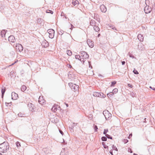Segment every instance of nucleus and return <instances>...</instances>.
Segmentation results:
<instances>
[{
  "label": "nucleus",
  "instance_id": "nucleus-9",
  "mask_svg": "<svg viewBox=\"0 0 155 155\" xmlns=\"http://www.w3.org/2000/svg\"><path fill=\"white\" fill-rule=\"evenodd\" d=\"M60 155H68V150L65 148L63 149L62 150Z\"/></svg>",
  "mask_w": 155,
  "mask_h": 155
},
{
  "label": "nucleus",
  "instance_id": "nucleus-29",
  "mask_svg": "<svg viewBox=\"0 0 155 155\" xmlns=\"http://www.w3.org/2000/svg\"><path fill=\"white\" fill-rule=\"evenodd\" d=\"M117 91L118 89L117 88H115L113 90L112 93L114 94L117 93Z\"/></svg>",
  "mask_w": 155,
  "mask_h": 155
},
{
  "label": "nucleus",
  "instance_id": "nucleus-17",
  "mask_svg": "<svg viewBox=\"0 0 155 155\" xmlns=\"http://www.w3.org/2000/svg\"><path fill=\"white\" fill-rule=\"evenodd\" d=\"M6 91L5 88V87L3 86L2 87V97L3 98L4 94V93L5 92V91Z\"/></svg>",
  "mask_w": 155,
  "mask_h": 155
},
{
  "label": "nucleus",
  "instance_id": "nucleus-58",
  "mask_svg": "<svg viewBox=\"0 0 155 155\" xmlns=\"http://www.w3.org/2000/svg\"><path fill=\"white\" fill-rule=\"evenodd\" d=\"M133 155H137L135 153H134L133 154Z\"/></svg>",
  "mask_w": 155,
  "mask_h": 155
},
{
  "label": "nucleus",
  "instance_id": "nucleus-28",
  "mask_svg": "<svg viewBox=\"0 0 155 155\" xmlns=\"http://www.w3.org/2000/svg\"><path fill=\"white\" fill-rule=\"evenodd\" d=\"M81 56L79 55H75V58L76 59H78L80 61V59L81 58Z\"/></svg>",
  "mask_w": 155,
  "mask_h": 155
},
{
  "label": "nucleus",
  "instance_id": "nucleus-48",
  "mask_svg": "<svg viewBox=\"0 0 155 155\" xmlns=\"http://www.w3.org/2000/svg\"><path fill=\"white\" fill-rule=\"evenodd\" d=\"M128 86L129 87H132V85L130 84H128Z\"/></svg>",
  "mask_w": 155,
  "mask_h": 155
},
{
  "label": "nucleus",
  "instance_id": "nucleus-43",
  "mask_svg": "<svg viewBox=\"0 0 155 155\" xmlns=\"http://www.w3.org/2000/svg\"><path fill=\"white\" fill-rule=\"evenodd\" d=\"M127 151L128 152L130 153H132L133 152L131 149L130 148H128Z\"/></svg>",
  "mask_w": 155,
  "mask_h": 155
},
{
  "label": "nucleus",
  "instance_id": "nucleus-7",
  "mask_svg": "<svg viewBox=\"0 0 155 155\" xmlns=\"http://www.w3.org/2000/svg\"><path fill=\"white\" fill-rule=\"evenodd\" d=\"M15 47L16 49L18 50L19 52H21L23 50V47L20 44H16Z\"/></svg>",
  "mask_w": 155,
  "mask_h": 155
},
{
  "label": "nucleus",
  "instance_id": "nucleus-6",
  "mask_svg": "<svg viewBox=\"0 0 155 155\" xmlns=\"http://www.w3.org/2000/svg\"><path fill=\"white\" fill-rule=\"evenodd\" d=\"M144 10L146 14H147L150 13L151 12L152 9L149 6H147L144 7Z\"/></svg>",
  "mask_w": 155,
  "mask_h": 155
},
{
  "label": "nucleus",
  "instance_id": "nucleus-18",
  "mask_svg": "<svg viewBox=\"0 0 155 155\" xmlns=\"http://www.w3.org/2000/svg\"><path fill=\"white\" fill-rule=\"evenodd\" d=\"M96 23L95 22V21L92 19H91L90 21V24L91 25H92V26H94L96 25Z\"/></svg>",
  "mask_w": 155,
  "mask_h": 155
},
{
  "label": "nucleus",
  "instance_id": "nucleus-3",
  "mask_svg": "<svg viewBox=\"0 0 155 155\" xmlns=\"http://www.w3.org/2000/svg\"><path fill=\"white\" fill-rule=\"evenodd\" d=\"M68 85L71 89L74 91L75 92L78 90L79 87L78 85H77L76 84H73L72 83H69Z\"/></svg>",
  "mask_w": 155,
  "mask_h": 155
},
{
  "label": "nucleus",
  "instance_id": "nucleus-59",
  "mask_svg": "<svg viewBox=\"0 0 155 155\" xmlns=\"http://www.w3.org/2000/svg\"><path fill=\"white\" fill-rule=\"evenodd\" d=\"M0 155H2V153H0Z\"/></svg>",
  "mask_w": 155,
  "mask_h": 155
},
{
  "label": "nucleus",
  "instance_id": "nucleus-8",
  "mask_svg": "<svg viewBox=\"0 0 155 155\" xmlns=\"http://www.w3.org/2000/svg\"><path fill=\"white\" fill-rule=\"evenodd\" d=\"M12 99L15 100L18 97V95L17 94L14 92H13L12 93Z\"/></svg>",
  "mask_w": 155,
  "mask_h": 155
},
{
  "label": "nucleus",
  "instance_id": "nucleus-22",
  "mask_svg": "<svg viewBox=\"0 0 155 155\" xmlns=\"http://www.w3.org/2000/svg\"><path fill=\"white\" fill-rule=\"evenodd\" d=\"M79 4L78 1L77 0L73 1L72 2V4L74 6L77 5Z\"/></svg>",
  "mask_w": 155,
  "mask_h": 155
},
{
  "label": "nucleus",
  "instance_id": "nucleus-13",
  "mask_svg": "<svg viewBox=\"0 0 155 155\" xmlns=\"http://www.w3.org/2000/svg\"><path fill=\"white\" fill-rule=\"evenodd\" d=\"M45 100L43 99V97L40 96L38 99L39 103L41 104H43L45 102Z\"/></svg>",
  "mask_w": 155,
  "mask_h": 155
},
{
  "label": "nucleus",
  "instance_id": "nucleus-12",
  "mask_svg": "<svg viewBox=\"0 0 155 155\" xmlns=\"http://www.w3.org/2000/svg\"><path fill=\"white\" fill-rule=\"evenodd\" d=\"M8 40L9 41L12 43L14 42L15 41V38L13 35H11L9 36Z\"/></svg>",
  "mask_w": 155,
  "mask_h": 155
},
{
  "label": "nucleus",
  "instance_id": "nucleus-38",
  "mask_svg": "<svg viewBox=\"0 0 155 155\" xmlns=\"http://www.w3.org/2000/svg\"><path fill=\"white\" fill-rule=\"evenodd\" d=\"M133 72L135 74H138V72L135 69L134 70V71H133Z\"/></svg>",
  "mask_w": 155,
  "mask_h": 155
},
{
  "label": "nucleus",
  "instance_id": "nucleus-23",
  "mask_svg": "<svg viewBox=\"0 0 155 155\" xmlns=\"http://www.w3.org/2000/svg\"><path fill=\"white\" fill-rule=\"evenodd\" d=\"M21 91H24L26 89L27 87L23 85L21 87Z\"/></svg>",
  "mask_w": 155,
  "mask_h": 155
},
{
  "label": "nucleus",
  "instance_id": "nucleus-30",
  "mask_svg": "<svg viewBox=\"0 0 155 155\" xmlns=\"http://www.w3.org/2000/svg\"><path fill=\"white\" fill-rule=\"evenodd\" d=\"M46 13H51V14H53V12L51 10H47L46 11Z\"/></svg>",
  "mask_w": 155,
  "mask_h": 155
},
{
  "label": "nucleus",
  "instance_id": "nucleus-40",
  "mask_svg": "<svg viewBox=\"0 0 155 155\" xmlns=\"http://www.w3.org/2000/svg\"><path fill=\"white\" fill-rule=\"evenodd\" d=\"M116 82L115 81L112 82L111 83V86H113L114 85H115L116 84Z\"/></svg>",
  "mask_w": 155,
  "mask_h": 155
},
{
  "label": "nucleus",
  "instance_id": "nucleus-37",
  "mask_svg": "<svg viewBox=\"0 0 155 155\" xmlns=\"http://www.w3.org/2000/svg\"><path fill=\"white\" fill-rule=\"evenodd\" d=\"M108 129H104V132H103V134H105V135H106V134H106V133H107V132H108Z\"/></svg>",
  "mask_w": 155,
  "mask_h": 155
},
{
  "label": "nucleus",
  "instance_id": "nucleus-46",
  "mask_svg": "<svg viewBox=\"0 0 155 155\" xmlns=\"http://www.w3.org/2000/svg\"><path fill=\"white\" fill-rule=\"evenodd\" d=\"M130 95L133 97H134L135 96L133 92L131 93V94H130Z\"/></svg>",
  "mask_w": 155,
  "mask_h": 155
},
{
  "label": "nucleus",
  "instance_id": "nucleus-26",
  "mask_svg": "<svg viewBox=\"0 0 155 155\" xmlns=\"http://www.w3.org/2000/svg\"><path fill=\"white\" fill-rule=\"evenodd\" d=\"M114 94V93H113L112 92H110V93L107 94V95L109 97H111Z\"/></svg>",
  "mask_w": 155,
  "mask_h": 155
},
{
  "label": "nucleus",
  "instance_id": "nucleus-25",
  "mask_svg": "<svg viewBox=\"0 0 155 155\" xmlns=\"http://www.w3.org/2000/svg\"><path fill=\"white\" fill-rule=\"evenodd\" d=\"M67 53L68 55L69 56H71L72 54L71 51L70 50H67Z\"/></svg>",
  "mask_w": 155,
  "mask_h": 155
},
{
  "label": "nucleus",
  "instance_id": "nucleus-57",
  "mask_svg": "<svg viewBox=\"0 0 155 155\" xmlns=\"http://www.w3.org/2000/svg\"><path fill=\"white\" fill-rule=\"evenodd\" d=\"M66 106L67 107H68V104H66Z\"/></svg>",
  "mask_w": 155,
  "mask_h": 155
},
{
  "label": "nucleus",
  "instance_id": "nucleus-50",
  "mask_svg": "<svg viewBox=\"0 0 155 155\" xmlns=\"http://www.w3.org/2000/svg\"><path fill=\"white\" fill-rule=\"evenodd\" d=\"M121 63H122V64L123 65L125 64V61H122Z\"/></svg>",
  "mask_w": 155,
  "mask_h": 155
},
{
  "label": "nucleus",
  "instance_id": "nucleus-2",
  "mask_svg": "<svg viewBox=\"0 0 155 155\" xmlns=\"http://www.w3.org/2000/svg\"><path fill=\"white\" fill-rule=\"evenodd\" d=\"M81 56L82 58L80 59V61L81 62H83V63L84 62V59H86L88 58L89 55L87 54L85 51H82L81 52Z\"/></svg>",
  "mask_w": 155,
  "mask_h": 155
},
{
  "label": "nucleus",
  "instance_id": "nucleus-54",
  "mask_svg": "<svg viewBox=\"0 0 155 155\" xmlns=\"http://www.w3.org/2000/svg\"><path fill=\"white\" fill-rule=\"evenodd\" d=\"M16 62H14V63H12V64H11V65H14L15 63Z\"/></svg>",
  "mask_w": 155,
  "mask_h": 155
},
{
  "label": "nucleus",
  "instance_id": "nucleus-20",
  "mask_svg": "<svg viewBox=\"0 0 155 155\" xmlns=\"http://www.w3.org/2000/svg\"><path fill=\"white\" fill-rule=\"evenodd\" d=\"M1 36L2 37H3L4 36H5V35L6 33V31L5 30H3L1 32Z\"/></svg>",
  "mask_w": 155,
  "mask_h": 155
},
{
  "label": "nucleus",
  "instance_id": "nucleus-4",
  "mask_svg": "<svg viewBox=\"0 0 155 155\" xmlns=\"http://www.w3.org/2000/svg\"><path fill=\"white\" fill-rule=\"evenodd\" d=\"M103 113L106 120H108L111 118V114L108 111H104Z\"/></svg>",
  "mask_w": 155,
  "mask_h": 155
},
{
  "label": "nucleus",
  "instance_id": "nucleus-1",
  "mask_svg": "<svg viewBox=\"0 0 155 155\" xmlns=\"http://www.w3.org/2000/svg\"><path fill=\"white\" fill-rule=\"evenodd\" d=\"M9 148V144L7 142H4L0 144V152L2 153L6 152L8 150Z\"/></svg>",
  "mask_w": 155,
  "mask_h": 155
},
{
  "label": "nucleus",
  "instance_id": "nucleus-31",
  "mask_svg": "<svg viewBox=\"0 0 155 155\" xmlns=\"http://www.w3.org/2000/svg\"><path fill=\"white\" fill-rule=\"evenodd\" d=\"M101 140L103 141H106L107 140L106 137H101Z\"/></svg>",
  "mask_w": 155,
  "mask_h": 155
},
{
  "label": "nucleus",
  "instance_id": "nucleus-44",
  "mask_svg": "<svg viewBox=\"0 0 155 155\" xmlns=\"http://www.w3.org/2000/svg\"><path fill=\"white\" fill-rule=\"evenodd\" d=\"M128 142V140L127 139H124V142L125 143H127Z\"/></svg>",
  "mask_w": 155,
  "mask_h": 155
},
{
  "label": "nucleus",
  "instance_id": "nucleus-49",
  "mask_svg": "<svg viewBox=\"0 0 155 155\" xmlns=\"http://www.w3.org/2000/svg\"><path fill=\"white\" fill-rule=\"evenodd\" d=\"M109 152L112 155H113V154L112 150H110Z\"/></svg>",
  "mask_w": 155,
  "mask_h": 155
},
{
  "label": "nucleus",
  "instance_id": "nucleus-41",
  "mask_svg": "<svg viewBox=\"0 0 155 155\" xmlns=\"http://www.w3.org/2000/svg\"><path fill=\"white\" fill-rule=\"evenodd\" d=\"M94 129L95 130V132L97 131V129H98V128L97 126L96 125H95L94 126Z\"/></svg>",
  "mask_w": 155,
  "mask_h": 155
},
{
  "label": "nucleus",
  "instance_id": "nucleus-33",
  "mask_svg": "<svg viewBox=\"0 0 155 155\" xmlns=\"http://www.w3.org/2000/svg\"><path fill=\"white\" fill-rule=\"evenodd\" d=\"M51 110L54 112L57 110V107L54 106L53 107L51 108Z\"/></svg>",
  "mask_w": 155,
  "mask_h": 155
},
{
  "label": "nucleus",
  "instance_id": "nucleus-11",
  "mask_svg": "<svg viewBox=\"0 0 155 155\" xmlns=\"http://www.w3.org/2000/svg\"><path fill=\"white\" fill-rule=\"evenodd\" d=\"M101 11L105 13L107 11V8L104 5H102L100 6Z\"/></svg>",
  "mask_w": 155,
  "mask_h": 155
},
{
  "label": "nucleus",
  "instance_id": "nucleus-36",
  "mask_svg": "<svg viewBox=\"0 0 155 155\" xmlns=\"http://www.w3.org/2000/svg\"><path fill=\"white\" fill-rule=\"evenodd\" d=\"M16 145L17 147H19L20 146V143L18 142H17L16 143Z\"/></svg>",
  "mask_w": 155,
  "mask_h": 155
},
{
  "label": "nucleus",
  "instance_id": "nucleus-27",
  "mask_svg": "<svg viewBox=\"0 0 155 155\" xmlns=\"http://www.w3.org/2000/svg\"><path fill=\"white\" fill-rule=\"evenodd\" d=\"M18 116L19 117H24L25 114L21 113H19L18 114Z\"/></svg>",
  "mask_w": 155,
  "mask_h": 155
},
{
  "label": "nucleus",
  "instance_id": "nucleus-55",
  "mask_svg": "<svg viewBox=\"0 0 155 155\" xmlns=\"http://www.w3.org/2000/svg\"><path fill=\"white\" fill-rule=\"evenodd\" d=\"M7 104H8L9 105V104H11V103H7Z\"/></svg>",
  "mask_w": 155,
  "mask_h": 155
},
{
  "label": "nucleus",
  "instance_id": "nucleus-47",
  "mask_svg": "<svg viewBox=\"0 0 155 155\" xmlns=\"http://www.w3.org/2000/svg\"><path fill=\"white\" fill-rule=\"evenodd\" d=\"M73 126H72V127H73V126H76L77 125V123H73Z\"/></svg>",
  "mask_w": 155,
  "mask_h": 155
},
{
  "label": "nucleus",
  "instance_id": "nucleus-52",
  "mask_svg": "<svg viewBox=\"0 0 155 155\" xmlns=\"http://www.w3.org/2000/svg\"><path fill=\"white\" fill-rule=\"evenodd\" d=\"M112 29L114 30H116V28H115L114 27V28H112Z\"/></svg>",
  "mask_w": 155,
  "mask_h": 155
},
{
  "label": "nucleus",
  "instance_id": "nucleus-21",
  "mask_svg": "<svg viewBox=\"0 0 155 155\" xmlns=\"http://www.w3.org/2000/svg\"><path fill=\"white\" fill-rule=\"evenodd\" d=\"M105 97L106 95H104L103 93L100 92L99 93V96H98V97L101 98H104Z\"/></svg>",
  "mask_w": 155,
  "mask_h": 155
},
{
  "label": "nucleus",
  "instance_id": "nucleus-32",
  "mask_svg": "<svg viewBox=\"0 0 155 155\" xmlns=\"http://www.w3.org/2000/svg\"><path fill=\"white\" fill-rule=\"evenodd\" d=\"M102 144L104 146V148L106 149V148H108V147L105 144V143L103 142L102 143Z\"/></svg>",
  "mask_w": 155,
  "mask_h": 155
},
{
  "label": "nucleus",
  "instance_id": "nucleus-60",
  "mask_svg": "<svg viewBox=\"0 0 155 155\" xmlns=\"http://www.w3.org/2000/svg\"><path fill=\"white\" fill-rule=\"evenodd\" d=\"M71 25L72 26H73V25H72L71 24Z\"/></svg>",
  "mask_w": 155,
  "mask_h": 155
},
{
  "label": "nucleus",
  "instance_id": "nucleus-56",
  "mask_svg": "<svg viewBox=\"0 0 155 155\" xmlns=\"http://www.w3.org/2000/svg\"><path fill=\"white\" fill-rule=\"evenodd\" d=\"M132 136V134H130L129 135V136Z\"/></svg>",
  "mask_w": 155,
  "mask_h": 155
},
{
  "label": "nucleus",
  "instance_id": "nucleus-39",
  "mask_svg": "<svg viewBox=\"0 0 155 155\" xmlns=\"http://www.w3.org/2000/svg\"><path fill=\"white\" fill-rule=\"evenodd\" d=\"M58 33H59V35H62L63 33H64V31H63L62 30H60V31H58Z\"/></svg>",
  "mask_w": 155,
  "mask_h": 155
},
{
  "label": "nucleus",
  "instance_id": "nucleus-42",
  "mask_svg": "<svg viewBox=\"0 0 155 155\" xmlns=\"http://www.w3.org/2000/svg\"><path fill=\"white\" fill-rule=\"evenodd\" d=\"M129 56L130 57L132 58H135V57L131 54H129Z\"/></svg>",
  "mask_w": 155,
  "mask_h": 155
},
{
  "label": "nucleus",
  "instance_id": "nucleus-5",
  "mask_svg": "<svg viewBox=\"0 0 155 155\" xmlns=\"http://www.w3.org/2000/svg\"><path fill=\"white\" fill-rule=\"evenodd\" d=\"M48 33L49 34V37L53 38L54 36V31L52 29H50L48 30Z\"/></svg>",
  "mask_w": 155,
  "mask_h": 155
},
{
  "label": "nucleus",
  "instance_id": "nucleus-51",
  "mask_svg": "<svg viewBox=\"0 0 155 155\" xmlns=\"http://www.w3.org/2000/svg\"><path fill=\"white\" fill-rule=\"evenodd\" d=\"M150 88H151V89H153V90H154V91H155V88H152V87H151V86H150Z\"/></svg>",
  "mask_w": 155,
  "mask_h": 155
},
{
  "label": "nucleus",
  "instance_id": "nucleus-45",
  "mask_svg": "<svg viewBox=\"0 0 155 155\" xmlns=\"http://www.w3.org/2000/svg\"><path fill=\"white\" fill-rule=\"evenodd\" d=\"M59 131L60 133L62 135H63L64 133L63 131L61 130H59Z\"/></svg>",
  "mask_w": 155,
  "mask_h": 155
},
{
  "label": "nucleus",
  "instance_id": "nucleus-16",
  "mask_svg": "<svg viewBox=\"0 0 155 155\" xmlns=\"http://www.w3.org/2000/svg\"><path fill=\"white\" fill-rule=\"evenodd\" d=\"M42 45L45 48H46L48 46L49 43L48 41L45 40L43 42Z\"/></svg>",
  "mask_w": 155,
  "mask_h": 155
},
{
  "label": "nucleus",
  "instance_id": "nucleus-15",
  "mask_svg": "<svg viewBox=\"0 0 155 155\" xmlns=\"http://www.w3.org/2000/svg\"><path fill=\"white\" fill-rule=\"evenodd\" d=\"M138 39L140 41H142L143 39V35L141 34H139L137 36Z\"/></svg>",
  "mask_w": 155,
  "mask_h": 155
},
{
  "label": "nucleus",
  "instance_id": "nucleus-35",
  "mask_svg": "<svg viewBox=\"0 0 155 155\" xmlns=\"http://www.w3.org/2000/svg\"><path fill=\"white\" fill-rule=\"evenodd\" d=\"M105 136L108 139H112V137L108 134H106V135H105Z\"/></svg>",
  "mask_w": 155,
  "mask_h": 155
},
{
  "label": "nucleus",
  "instance_id": "nucleus-10",
  "mask_svg": "<svg viewBox=\"0 0 155 155\" xmlns=\"http://www.w3.org/2000/svg\"><path fill=\"white\" fill-rule=\"evenodd\" d=\"M87 43L90 47L92 48L94 46V42L90 39L87 40Z\"/></svg>",
  "mask_w": 155,
  "mask_h": 155
},
{
  "label": "nucleus",
  "instance_id": "nucleus-14",
  "mask_svg": "<svg viewBox=\"0 0 155 155\" xmlns=\"http://www.w3.org/2000/svg\"><path fill=\"white\" fill-rule=\"evenodd\" d=\"M28 106L29 107V110L30 111H33L34 110L33 107H34V105L31 103L29 104H28Z\"/></svg>",
  "mask_w": 155,
  "mask_h": 155
},
{
  "label": "nucleus",
  "instance_id": "nucleus-34",
  "mask_svg": "<svg viewBox=\"0 0 155 155\" xmlns=\"http://www.w3.org/2000/svg\"><path fill=\"white\" fill-rule=\"evenodd\" d=\"M112 148L113 150H116V151H118L117 148V147H116L115 146H114V145H112Z\"/></svg>",
  "mask_w": 155,
  "mask_h": 155
},
{
  "label": "nucleus",
  "instance_id": "nucleus-24",
  "mask_svg": "<svg viewBox=\"0 0 155 155\" xmlns=\"http://www.w3.org/2000/svg\"><path fill=\"white\" fill-rule=\"evenodd\" d=\"M99 92H94L93 95L95 97H98L99 96Z\"/></svg>",
  "mask_w": 155,
  "mask_h": 155
},
{
  "label": "nucleus",
  "instance_id": "nucleus-19",
  "mask_svg": "<svg viewBox=\"0 0 155 155\" xmlns=\"http://www.w3.org/2000/svg\"><path fill=\"white\" fill-rule=\"evenodd\" d=\"M94 29L95 31L98 32L100 31V28L97 25L94 26Z\"/></svg>",
  "mask_w": 155,
  "mask_h": 155
},
{
  "label": "nucleus",
  "instance_id": "nucleus-53",
  "mask_svg": "<svg viewBox=\"0 0 155 155\" xmlns=\"http://www.w3.org/2000/svg\"><path fill=\"white\" fill-rule=\"evenodd\" d=\"M100 36V34H99L98 35V36H97L98 37H99Z\"/></svg>",
  "mask_w": 155,
  "mask_h": 155
}]
</instances>
